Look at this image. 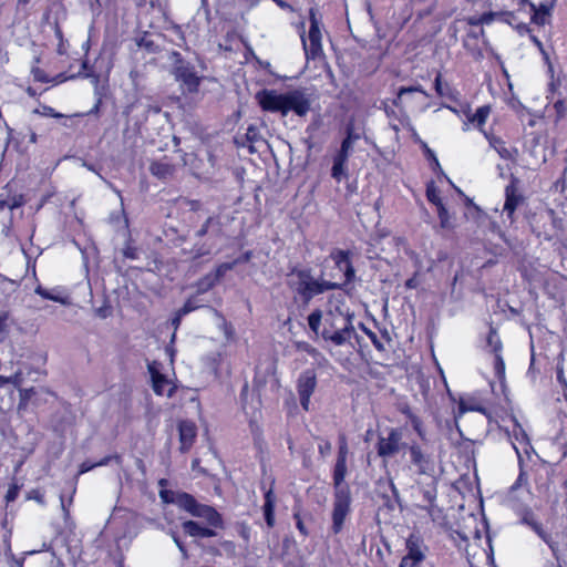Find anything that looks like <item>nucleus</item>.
Segmentation results:
<instances>
[{"label": "nucleus", "instance_id": "55", "mask_svg": "<svg viewBox=\"0 0 567 567\" xmlns=\"http://www.w3.org/2000/svg\"><path fill=\"white\" fill-rule=\"evenodd\" d=\"M14 498V494L9 492L8 495H7V499L8 501H12Z\"/></svg>", "mask_w": 567, "mask_h": 567}, {"label": "nucleus", "instance_id": "61", "mask_svg": "<svg viewBox=\"0 0 567 567\" xmlns=\"http://www.w3.org/2000/svg\"><path fill=\"white\" fill-rule=\"evenodd\" d=\"M4 205H6V203H4V202H0V209H1V208H3V207H4Z\"/></svg>", "mask_w": 567, "mask_h": 567}, {"label": "nucleus", "instance_id": "6", "mask_svg": "<svg viewBox=\"0 0 567 567\" xmlns=\"http://www.w3.org/2000/svg\"><path fill=\"white\" fill-rule=\"evenodd\" d=\"M310 19V28L308 37L305 38L303 33L301 34L302 44L306 51V55L309 58H317L322 51V33H321V21L317 17V11L315 9H310L309 11Z\"/></svg>", "mask_w": 567, "mask_h": 567}, {"label": "nucleus", "instance_id": "18", "mask_svg": "<svg viewBox=\"0 0 567 567\" xmlns=\"http://www.w3.org/2000/svg\"><path fill=\"white\" fill-rule=\"evenodd\" d=\"M196 437V426L193 422L184 421L179 424L181 449L187 451Z\"/></svg>", "mask_w": 567, "mask_h": 567}, {"label": "nucleus", "instance_id": "42", "mask_svg": "<svg viewBox=\"0 0 567 567\" xmlns=\"http://www.w3.org/2000/svg\"><path fill=\"white\" fill-rule=\"evenodd\" d=\"M298 348L302 351H306L307 353H309L311 357L313 358H317V355H319V352L317 349H315L313 347L307 344V343H299L298 344Z\"/></svg>", "mask_w": 567, "mask_h": 567}, {"label": "nucleus", "instance_id": "60", "mask_svg": "<svg viewBox=\"0 0 567 567\" xmlns=\"http://www.w3.org/2000/svg\"><path fill=\"white\" fill-rule=\"evenodd\" d=\"M327 449L329 450V449H330V445H327V447H322V446H320V451H321V452L327 451Z\"/></svg>", "mask_w": 567, "mask_h": 567}, {"label": "nucleus", "instance_id": "4", "mask_svg": "<svg viewBox=\"0 0 567 567\" xmlns=\"http://www.w3.org/2000/svg\"><path fill=\"white\" fill-rule=\"evenodd\" d=\"M324 321L331 327V330L327 328L323 330L324 339L331 340L337 346H341L351 339L353 328L348 310H343L339 305H336V310L330 309Z\"/></svg>", "mask_w": 567, "mask_h": 567}, {"label": "nucleus", "instance_id": "11", "mask_svg": "<svg viewBox=\"0 0 567 567\" xmlns=\"http://www.w3.org/2000/svg\"><path fill=\"white\" fill-rule=\"evenodd\" d=\"M411 463L416 467L421 475L433 476L435 473V463L431 455L424 453L420 445L411 444L409 447Z\"/></svg>", "mask_w": 567, "mask_h": 567}, {"label": "nucleus", "instance_id": "21", "mask_svg": "<svg viewBox=\"0 0 567 567\" xmlns=\"http://www.w3.org/2000/svg\"><path fill=\"white\" fill-rule=\"evenodd\" d=\"M524 523L530 526V528L551 548L553 554L558 559V549L555 544L551 542L549 535L543 529L540 524L534 520L532 517L526 516L524 518Z\"/></svg>", "mask_w": 567, "mask_h": 567}, {"label": "nucleus", "instance_id": "17", "mask_svg": "<svg viewBox=\"0 0 567 567\" xmlns=\"http://www.w3.org/2000/svg\"><path fill=\"white\" fill-rule=\"evenodd\" d=\"M348 159L349 156L340 151H338V153L333 156L331 176L339 183L348 176Z\"/></svg>", "mask_w": 567, "mask_h": 567}, {"label": "nucleus", "instance_id": "32", "mask_svg": "<svg viewBox=\"0 0 567 567\" xmlns=\"http://www.w3.org/2000/svg\"><path fill=\"white\" fill-rule=\"evenodd\" d=\"M112 457H104L103 460H101L100 462L97 463H93V464H90L89 462H84L80 465V474H84L89 471H91L92 468L96 467V466H103V465H106L110 461H111Z\"/></svg>", "mask_w": 567, "mask_h": 567}, {"label": "nucleus", "instance_id": "48", "mask_svg": "<svg viewBox=\"0 0 567 567\" xmlns=\"http://www.w3.org/2000/svg\"><path fill=\"white\" fill-rule=\"evenodd\" d=\"M295 518H296V520H297V528L299 529V532H300V533H302L303 535H307V534H308V532H307V529H306V527H305V524H303V522L301 520L300 516L296 514V515H295Z\"/></svg>", "mask_w": 567, "mask_h": 567}, {"label": "nucleus", "instance_id": "36", "mask_svg": "<svg viewBox=\"0 0 567 567\" xmlns=\"http://www.w3.org/2000/svg\"><path fill=\"white\" fill-rule=\"evenodd\" d=\"M8 317L6 315L0 316V342L4 340L8 333Z\"/></svg>", "mask_w": 567, "mask_h": 567}, {"label": "nucleus", "instance_id": "28", "mask_svg": "<svg viewBox=\"0 0 567 567\" xmlns=\"http://www.w3.org/2000/svg\"><path fill=\"white\" fill-rule=\"evenodd\" d=\"M467 411L484 412V408H482L478 403H470L467 400L461 399L458 403V414L462 415Z\"/></svg>", "mask_w": 567, "mask_h": 567}, {"label": "nucleus", "instance_id": "22", "mask_svg": "<svg viewBox=\"0 0 567 567\" xmlns=\"http://www.w3.org/2000/svg\"><path fill=\"white\" fill-rule=\"evenodd\" d=\"M524 2L528 3L530 11L533 12L532 21L535 24L544 25L547 23L549 18V7L546 4H540L538 8H536L533 3L528 2V0H523Z\"/></svg>", "mask_w": 567, "mask_h": 567}, {"label": "nucleus", "instance_id": "7", "mask_svg": "<svg viewBox=\"0 0 567 567\" xmlns=\"http://www.w3.org/2000/svg\"><path fill=\"white\" fill-rule=\"evenodd\" d=\"M351 496L349 488H339L336 491L332 511V529L336 534L340 533L344 520L350 513Z\"/></svg>", "mask_w": 567, "mask_h": 567}, {"label": "nucleus", "instance_id": "16", "mask_svg": "<svg viewBox=\"0 0 567 567\" xmlns=\"http://www.w3.org/2000/svg\"><path fill=\"white\" fill-rule=\"evenodd\" d=\"M505 197L504 212L512 218L522 202V197L517 192L516 179L513 178L512 183L506 186Z\"/></svg>", "mask_w": 567, "mask_h": 567}, {"label": "nucleus", "instance_id": "37", "mask_svg": "<svg viewBox=\"0 0 567 567\" xmlns=\"http://www.w3.org/2000/svg\"><path fill=\"white\" fill-rule=\"evenodd\" d=\"M495 369H496L497 375L499 378H502L505 372V364H504L502 357L498 353H496V355H495Z\"/></svg>", "mask_w": 567, "mask_h": 567}, {"label": "nucleus", "instance_id": "62", "mask_svg": "<svg viewBox=\"0 0 567 567\" xmlns=\"http://www.w3.org/2000/svg\"><path fill=\"white\" fill-rule=\"evenodd\" d=\"M498 169H499V175H501V176H503V171H502V168H501V167H498Z\"/></svg>", "mask_w": 567, "mask_h": 567}, {"label": "nucleus", "instance_id": "53", "mask_svg": "<svg viewBox=\"0 0 567 567\" xmlns=\"http://www.w3.org/2000/svg\"><path fill=\"white\" fill-rule=\"evenodd\" d=\"M11 567H23L22 560H14Z\"/></svg>", "mask_w": 567, "mask_h": 567}, {"label": "nucleus", "instance_id": "8", "mask_svg": "<svg viewBox=\"0 0 567 567\" xmlns=\"http://www.w3.org/2000/svg\"><path fill=\"white\" fill-rule=\"evenodd\" d=\"M405 548L406 554L399 567H417L425 559L426 546L419 535H410L405 542Z\"/></svg>", "mask_w": 567, "mask_h": 567}, {"label": "nucleus", "instance_id": "49", "mask_svg": "<svg viewBox=\"0 0 567 567\" xmlns=\"http://www.w3.org/2000/svg\"><path fill=\"white\" fill-rule=\"evenodd\" d=\"M347 454H348L347 445L342 444L339 449L338 460H342L343 462H347Z\"/></svg>", "mask_w": 567, "mask_h": 567}, {"label": "nucleus", "instance_id": "13", "mask_svg": "<svg viewBox=\"0 0 567 567\" xmlns=\"http://www.w3.org/2000/svg\"><path fill=\"white\" fill-rule=\"evenodd\" d=\"M492 109L489 105L480 106L474 113L466 114V121L463 124V131H468L471 127L480 130L483 134L486 132L484 126L491 115Z\"/></svg>", "mask_w": 567, "mask_h": 567}, {"label": "nucleus", "instance_id": "27", "mask_svg": "<svg viewBox=\"0 0 567 567\" xmlns=\"http://www.w3.org/2000/svg\"><path fill=\"white\" fill-rule=\"evenodd\" d=\"M426 197L427 199L433 203L436 207L440 205V204H443L442 200H441V197H440V190L439 188L435 186L434 183H429L427 184V187H426Z\"/></svg>", "mask_w": 567, "mask_h": 567}, {"label": "nucleus", "instance_id": "41", "mask_svg": "<svg viewBox=\"0 0 567 567\" xmlns=\"http://www.w3.org/2000/svg\"><path fill=\"white\" fill-rule=\"evenodd\" d=\"M298 348L302 351H306L307 353H309L311 357L313 358H317V355H319V352L317 349H315L313 347L307 344V343H299L298 344Z\"/></svg>", "mask_w": 567, "mask_h": 567}, {"label": "nucleus", "instance_id": "9", "mask_svg": "<svg viewBox=\"0 0 567 567\" xmlns=\"http://www.w3.org/2000/svg\"><path fill=\"white\" fill-rule=\"evenodd\" d=\"M148 371L152 378L153 390L157 395L171 398L176 389L174 380L162 371L158 362L148 364Z\"/></svg>", "mask_w": 567, "mask_h": 567}, {"label": "nucleus", "instance_id": "45", "mask_svg": "<svg viewBox=\"0 0 567 567\" xmlns=\"http://www.w3.org/2000/svg\"><path fill=\"white\" fill-rule=\"evenodd\" d=\"M488 342H489V344H494V351L497 353L501 344H499V340L495 332H491V334L488 337Z\"/></svg>", "mask_w": 567, "mask_h": 567}, {"label": "nucleus", "instance_id": "31", "mask_svg": "<svg viewBox=\"0 0 567 567\" xmlns=\"http://www.w3.org/2000/svg\"><path fill=\"white\" fill-rule=\"evenodd\" d=\"M410 421H411V425L414 429V431L423 440L425 436V431H424L422 421L414 414H410Z\"/></svg>", "mask_w": 567, "mask_h": 567}, {"label": "nucleus", "instance_id": "56", "mask_svg": "<svg viewBox=\"0 0 567 567\" xmlns=\"http://www.w3.org/2000/svg\"><path fill=\"white\" fill-rule=\"evenodd\" d=\"M59 52H60L61 54H63V53L65 52V51H64V47H63L62 44H61V45H60V48H59Z\"/></svg>", "mask_w": 567, "mask_h": 567}, {"label": "nucleus", "instance_id": "24", "mask_svg": "<svg viewBox=\"0 0 567 567\" xmlns=\"http://www.w3.org/2000/svg\"><path fill=\"white\" fill-rule=\"evenodd\" d=\"M346 474H347V462H343L342 460H338L336 467H334V473H333L336 491H338L339 488H348L347 485H343Z\"/></svg>", "mask_w": 567, "mask_h": 567}, {"label": "nucleus", "instance_id": "25", "mask_svg": "<svg viewBox=\"0 0 567 567\" xmlns=\"http://www.w3.org/2000/svg\"><path fill=\"white\" fill-rule=\"evenodd\" d=\"M151 173L158 178H166L173 173V167L166 162H153L150 166Z\"/></svg>", "mask_w": 567, "mask_h": 567}, {"label": "nucleus", "instance_id": "15", "mask_svg": "<svg viewBox=\"0 0 567 567\" xmlns=\"http://www.w3.org/2000/svg\"><path fill=\"white\" fill-rule=\"evenodd\" d=\"M484 136L488 141L489 146L495 150L502 158L508 161H514L516 158L517 150L507 146L501 137L492 135L488 132H484Z\"/></svg>", "mask_w": 567, "mask_h": 567}, {"label": "nucleus", "instance_id": "54", "mask_svg": "<svg viewBox=\"0 0 567 567\" xmlns=\"http://www.w3.org/2000/svg\"><path fill=\"white\" fill-rule=\"evenodd\" d=\"M532 40L533 42L538 47V48H542V43L538 39H536L535 37H532Z\"/></svg>", "mask_w": 567, "mask_h": 567}, {"label": "nucleus", "instance_id": "29", "mask_svg": "<svg viewBox=\"0 0 567 567\" xmlns=\"http://www.w3.org/2000/svg\"><path fill=\"white\" fill-rule=\"evenodd\" d=\"M321 320H322V313L320 310H316L309 315L308 324L315 333L319 332Z\"/></svg>", "mask_w": 567, "mask_h": 567}, {"label": "nucleus", "instance_id": "38", "mask_svg": "<svg viewBox=\"0 0 567 567\" xmlns=\"http://www.w3.org/2000/svg\"><path fill=\"white\" fill-rule=\"evenodd\" d=\"M171 536L174 540V543L176 544V546L178 547L183 558H188V554H187V550L185 548V546L182 544V542L179 540V538L177 537L176 533L175 532H171Z\"/></svg>", "mask_w": 567, "mask_h": 567}, {"label": "nucleus", "instance_id": "51", "mask_svg": "<svg viewBox=\"0 0 567 567\" xmlns=\"http://www.w3.org/2000/svg\"><path fill=\"white\" fill-rule=\"evenodd\" d=\"M346 138H350L351 143H354L359 138V135L355 134L351 127H349L347 130V137Z\"/></svg>", "mask_w": 567, "mask_h": 567}, {"label": "nucleus", "instance_id": "40", "mask_svg": "<svg viewBox=\"0 0 567 567\" xmlns=\"http://www.w3.org/2000/svg\"><path fill=\"white\" fill-rule=\"evenodd\" d=\"M231 268V265H228V264H224L221 266L218 267L217 269V275L214 277V278H207L208 280V287L213 286L214 285V281L215 279L219 276V275H223L225 271L229 270Z\"/></svg>", "mask_w": 567, "mask_h": 567}, {"label": "nucleus", "instance_id": "14", "mask_svg": "<svg viewBox=\"0 0 567 567\" xmlns=\"http://www.w3.org/2000/svg\"><path fill=\"white\" fill-rule=\"evenodd\" d=\"M176 80L181 82L182 86L188 92H195L199 85V76L196 72L187 66L181 65L175 71Z\"/></svg>", "mask_w": 567, "mask_h": 567}, {"label": "nucleus", "instance_id": "46", "mask_svg": "<svg viewBox=\"0 0 567 567\" xmlns=\"http://www.w3.org/2000/svg\"><path fill=\"white\" fill-rule=\"evenodd\" d=\"M411 92H422V93H424L420 86H410V87H402V89H400L399 96L401 97L403 94L411 93Z\"/></svg>", "mask_w": 567, "mask_h": 567}, {"label": "nucleus", "instance_id": "3", "mask_svg": "<svg viewBox=\"0 0 567 567\" xmlns=\"http://www.w3.org/2000/svg\"><path fill=\"white\" fill-rule=\"evenodd\" d=\"M19 392L18 412H25L31 405H38L42 389L38 388H22V373L18 369L10 374H7V368L0 364V400L8 408L14 404V391Z\"/></svg>", "mask_w": 567, "mask_h": 567}, {"label": "nucleus", "instance_id": "33", "mask_svg": "<svg viewBox=\"0 0 567 567\" xmlns=\"http://www.w3.org/2000/svg\"><path fill=\"white\" fill-rule=\"evenodd\" d=\"M437 215H439V218H440V221H441V226L443 228H446L450 226V221H449V213L446 210V208L444 207L443 204H440L437 206Z\"/></svg>", "mask_w": 567, "mask_h": 567}, {"label": "nucleus", "instance_id": "57", "mask_svg": "<svg viewBox=\"0 0 567 567\" xmlns=\"http://www.w3.org/2000/svg\"><path fill=\"white\" fill-rule=\"evenodd\" d=\"M254 131H255V130H254V128H251V127H250V128H248V133H247V135L250 137V134H251V133H254Z\"/></svg>", "mask_w": 567, "mask_h": 567}, {"label": "nucleus", "instance_id": "12", "mask_svg": "<svg viewBox=\"0 0 567 567\" xmlns=\"http://www.w3.org/2000/svg\"><path fill=\"white\" fill-rule=\"evenodd\" d=\"M402 434L395 429H391L386 436H381L378 441V454L388 457L396 454L401 450Z\"/></svg>", "mask_w": 567, "mask_h": 567}, {"label": "nucleus", "instance_id": "43", "mask_svg": "<svg viewBox=\"0 0 567 567\" xmlns=\"http://www.w3.org/2000/svg\"><path fill=\"white\" fill-rule=\"evenodd\" d=\"M298 348L302 351H306L307 353H309L311 357L313 358H317V355H319V352L317 349H315L313 347L307 344V343H299L298 344Z\"/></svg>", "mask_w": 567, "mask_h": 567}, {"label": "nucleus", "instance_id": "47", "mask_svg": "<svg viewBox=\"0 0 567 567\" xmlns=\"http://www.w3.org/2000/svg\"><path fill=\"white\" fill-rule=\"evenodd\" d=\"M423 148L425 151L427 158L432 159L435 163V165L439 166V161H437L434 152L432 150H430L426 144H423Z\"/></svg>", "mask_w": 567, "mask_h": 567}, {"label": "nucleus", "instance_id": "19", "mask_svg": "<svg viewBox=\"0 0 567 567\" xmlns=\"http://www.w3.org/2000/svg\"><path fill=\"white\" fill-rule=\"evenodd\" d=\"M34 291L37 295L41 296L44 299H49L64 306L71 305L70 297L66 293H64L60 288L45 289L41 286H38Z\"/></svg>", "mask_w": 567, "mask_h": 567}, {"label": "nucleus", "instance_id": "44", "mask_svg": "<svg viewBox=\"0 0 567 567\" xmlns=\"http://www.w3.org/2000/svg\"><path fill=\"white\" fill-rule=\"evenodd\" d=\"M420 286V279L417 276H413L412 278L405 281V287L408 289H415Z\"/></svg>", "mask_w": 567, "mask_h": 567}, {"label": "nucleus", "instance_id": "10", "mask_svg": "<svg viewBox=\"0 0 567 567\" xmlns=\"http://www.w3.org/2000/svg\"><path fill=\"white\" fill-rule=\"evenodd\" d=\"M317 386V375L313 370L303 371L297 380V392L305 411L310 410V398Z\"/></svg>", "mask_w": 567, "mask_h": 567}, {"label": "nucleus", "instance_id": "52", "mask_svg": "<svg viewBox=\"0 0 567 567\" xmlns=\"http://www.w3.org/2000/svg\"><path fill=\"white\" fill-rule=\"evenodd\" d=\"M33 74H34L35 80L42 81V82L47 81V79L44 76H42V73L39 70L34 71Z\"/></svg>", "mask_w": 567, "mask_h": 567}, {"label": "nucleus", "instance_id": "2", "mask_svg": "<svg viewBox=\"0 0 567 567\" xmlns=\"http://www.w3.org/2000/svg\"><path fill=\"white\" fill-rule=\"evenodd\" d=\"M255 99L265 112L279 113L287 116L293 113L297 116H306L313 102L312 94L302 89L280 92L275 89H264L256 93Z\"/></svg>", "mask_w": 567, "mask_h": 567}, {"label": "nucleus", "instance_id": "50", "mask_svg": "<svg viewBox=\"0 0 567 567\" xmlns=\"http://www.w3.org/2000/svg\"><path fill=\"white\" fill-rule=\"evenodd\" d=\"M435 90L440 95H444V90L441 81V75H437L435 79Z\"/></svg>", "mask_w": 567, "mask_h": 567}, {"label": "nucleus", "instance_id": "58", "mask_svg": "<svg viewBox=\"0 0 567 567\" xmlns=\"http://www.w3.org/2000/svg\"><path fill=\"white\" fill-rule=\"evenodd\" d=\"M327 449L329 450V449H330V445H327V447H322V446H320V451H321V452L327 451Z\"/></svg>", "mask_w": 567, "mask_h": 567}, {"label": "nucleus", "instance_id": "20", "mask_svg": "<svg viewBox=\"0 0 567 567\" xmlns=\"http://www.w3.org/2000/svg\"><path fill=\"white\" fill-rule=\"evenodd\" d=\"M513 432H514L515 441H513L512 444H513V447L516 451V454H517L518 460L520 462L522 461L520 452L523 451L524 453L527 454L528 450L532 446L528 443V439H527L526 433L524 432V430L520 427L519 424L515 423Z\"/></svg>", "mask_w": 567, "mask_h": 567}, {"label": "nucleus", "instance_id": "63", "mask_svg": "<svg viewBox=\"0 0 567 567\" xmlns=\"http://www.w3.org/2000/svg\"><path fill=\"white\" fill-rule=\"evenodd\" d=\"M167 352L169 353V357L172 358L173 357V353L171 352L169 349H167Z\"/></svg>", "mask_w": 567, "mask_h": 567}, {"label": "nucleus", "instance_id": "26", "mask_svg": "<svg viewBox=\"0 0 567 567\" xmlns=\"http://www.w3.org/2000/svg\"><path fill=\"white\" fill-rule=\"evenodd\" d=\"M334 259L340 270H344L346 279L349 281L353 277V269L351 268L346 254L339 251L336 254Z\"/></svg>", "mask_w": 567, "mask_h": 567}, {"label": "nucleus", "instance_id": "23", "mask_svg": "<svg viewBox=\"0 0 567 567\" xmlns=\"http://www.w3.org/2000/svg\"><path fill=\"white\" fill-rule=\"evenodd\" d=\"M275 505L276 497L272 491H268L265 494L264 514L266 523L269 527H272L275 525Z\"/></svg>", "mask_w": 567, "mask_h": 567}, {"label": "nucleus", "instance_id": "5", "mask_svg": "<svg viewBox=\"0 0 567 567\" xmlns=\"http://www.w3.org/2000/svg\"><path fill=\"white\" fill-rule=\"evenodd\" d=\"M288 286L307 301L316 295L338 287L330 281L316 280L305 270L292 271L288 277Z\"/></svg>", "mask_w": 567, "mask_h": 567}, {"label": "nucleus", "instance_id": "1", "mask_svg": "<svg viewBox=\"0 0 567 567\" xmlns=\"http://www.w3.org/2000/svg\"><path fill=\"white\" fill-rule=\"evenodd\" d=\"M159 496L164 503L175 504L199 519L183 522L182 526L190 537H213L216 535L214 528L221 526L220 515L213 507L197 503L189 494L162 489Z\"/></svg>", "mask_w": 567, "mask_h": 567}, {"label": "nucleus", "instance_id": "34", "mask_svg": "<svg viewBox=\"0 0 567 567\" xmlns=\"http://www.w3.org/2000/svg\"><path fill=\"white\" fill-rule=\"evenodd\" d=\"M199 307V305L193 300V299H189L185 302V305L183 306V308L179 310V315L181 316H184V315H187L188 312L197 309Z\"/></svg>", "mask_w": 567, "mask_h": 567}, {"label": "nucleus", "instance_id": "35", "mask_svg": "<svg viewBox=\"0 0 567 567\" xmlns=\"http://www.w3.org/2000/svg\"><path fill=\"white\" fill-rule=\"evenodd\" d=\"M38 114H41L43 116H50V117H60L61 115L55 113V111L50 106H42L41 109H37L34 111Z\"/></svg>", "mask_w": 567, "mask_h": 567}, {"label": "nucleus", "instance_id": "30", "mask_svg": "<svg viewBox=\"0 0 567 567\" xmlns=\"http://www.w3.org/2000/svg\"><path fill=\"white\" fill-rule=\"evenodd\" d=\"M493 20V13H485L481 17H471L467 19L468 24L471 25H480V24H488Z\"/></svg>", "mask_w": 567, "mask_h": 567}, {"label": "nucleus", "instance_id": "59", "mask_svg": "<svg viewBox=\"0 0 567 567\" xmlns=\"http://www.w3.org/2000/svg\"><path fill=\"white\" fill-rule=\"evenodd\" d=\"M327 449L329 450V449H330V445H327V447H322V446H320V451H321V452L327 451Z\"/></svg>", "mask_w": 567, "mask_h": 567}, {"label": "nucleus", "instance_id": "39", "mask_svg": "<svg viewBox=\"0 0 567 567\" xmlns=\"http://www.w3.org/2000/svg\"><path fill=\"white\" fill-rule=\"evenodd\" d=\"M353 144L354 143H351L350 138H344L341 143V147H340V152L347 154V156L350 157V154L352 152V148H353Z\"/></svg>", "mask_w": 567, "mask_h": 567}]
</instances>
